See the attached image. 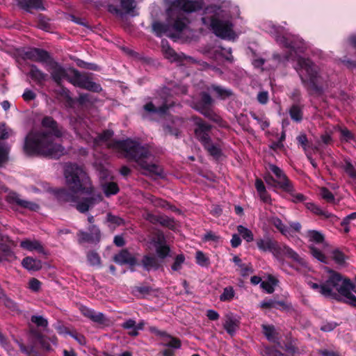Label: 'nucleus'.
Here are the masks:
<instances>
[{
  "label": "nucleus",
  "mask_w": 356,
  "mask_h": 356,
  "mask_svg": "<svg viewBox=\"0 0 356 356\" xmlns=\"http://www.w3.org/2000/svg\"><path fill=\"white\" fill-rule=\"evenodd\" d=\"M40 131L30 132L25 139L24 149L28 154H42L58 159L65 154V149L54 142V138L65 136L66 131L58 126L51 117H44L42 120Z\"/></svg>",
  "instance_id": "obj_1"
},
{
  "label": "nucleus",
  "mask_w": 356,
  "mask_h": 356,
  "mask_svg": "<svg viewBox=\"0 0 356 356\" xmlns=\"http://www.w3.org/2000/svg\"><path fill=\"white\" fill-rule=\"evenodd\" d=\"M165 2L167 24L154 22L152 29L159 36L165 34L169 38H177L190 22L187 15L201 9L202 6L198 1L192 0H165Z\"/></svg>",
  "instance_id": "obj_2"
},
{
  "label": "nucleus",
  "mask_w": 356,
  "mask_h": 356,
  "mask_svg": "<svg viewBox=\"0 0 356 356\" xmlns=\"http://www.w3.org/2000/svg\"><path fill=\"white\" fill-rule=\"evenodd\" d=\"M64 176L68 190L62 188L58 193L63 200L76 202L81 195L92 193L90 180L82 167L74 163H67Z\"/></svg>",
  "instance_id": "obj_3"
},
{
  "label": "nucleus",
  "mask_w": 356,
  "mask_h": 356,
  "mask_svg": "<svg viewBox=\"0 0 356 356\" xmlns=\"http://www.w3.org/2000/svg\"><path fill=\"white\" fill-rule=\"evenodd\" d=\"M108 145L114 149L124 152L126 157L134 160L143 170V174L145 175L151 177L163 176V170L161 166L147 161L151 156V154L147 147L142 146L138 142L131 139L117 140L109 143Z\"/></svg>",
  "instance_id": "obj_4"
},
{
  "label": "nucleus",
  "mask_w": 356,
  "mask_h": 356,
  "mask_svg": "<svg viewBox=\"0 0 356 356\" xmlns=\"http://www.w3.org/2000/svg\"><path fill=\"white\" fill-rule=\"evenodd\" d=\"M330 275L322 288V295L325 297L335 296L337 292L346 298V302L356 307V297L352 293L355 291V285L350 279L342 276L340 273L330 270Z\"/></svg>",
  "instance_id": "obj_5"
},
{
  "label": "nucleus",
  "mask_w": 356,
  "mask_h": 356,
  "mask_svg": "<svg viewBox=\"0 0 356 356\" xmlns=\"http://www.w3.org/2000/svg\"><path fill=\"white\" fill-rule=\"evenodd\" d=\"M297 70L304 85L314 92L321 93L325 80L320 69L309 59L299 58Z\"/></svg>",
  "instance_id": "obj_6"
},
{
  "label": "nucleus",
  "mask_w": 356,
  "mask_h": 356,
  "mask_svg": "<svg viewBox=\"0 0 356 356\" xmlns=\"http://www.w3.org/2000/svg\"><path fill=\"white\" fill-rule=\"evenodd\" d=\"M210 26L213 33L223 39H234L236 35L233 31V24L229 20H222L216 17L211 19Z\"/></svg>",
  "instance_id": "obj_7"
},
{
  "label": "nucleus",
  "mask_w": 356,
  "mask_h": 356,
  "mask_svg": "<svg viewBox=\"0 0 356 356\" xmlns=\"http://www.w3.org/2000/svg\"><path fill=\"white\" fill-rule=\"evenodd\" d=\"M168 93V89L164 88L161 91V98L163 99V102L161 103L158 98H155L154 102H149L144 105L143 109L144 111L148 113H158V114H164L167 112L170 107L172 106V103L168 100L165 97H163V95H166Z\"/></svg>",
  "instance_id": "obj_8"
},
{
  "label": "nucleus",
  "mask_w": 356,
  "mask_h": 356,
  "mask_svg": "<svg viewBox=\"0 0 356 356\" xmlns=\"http://www.w3.org/2000/svg\"><path fill=\"white\" fill-rule=\"evenodd\" d=\"M74 70V68L64 69L56 63H51L48 68V71L50 72L51 78L58 85H60L61 81L64 79H67L70 82Z\"/></svg>",
  "instance_id": "obj_9"
},
{
  "label": "nucleus",
  "mask_w": 356,
  "mask_h": 356,
  "mask_svg": "<svg viewBox=\"0 0 356 356\" xmlns=\"http://www.w3.org/2000/svg\"><path fill=\"white\" fill-rule=\"evenodd\" d=\"M275 33L277 34L275 38L277 42L283 46L292 49H299L297 40L295 36L285 32L283 27L273 26Z\"/></svg>",
  "instance_id": "obj_10"
},
{
  "label": "nucleus",
  "mask_w": 356,
  "mask_h": 356,
  "mask_svg": "<svg viewBox=\"0 0 356 356\" xmlns=\"http://www.w3.org/2000/svg\"><path fill=\"white\" fill-rule=\"evenodd\" d=\"M257 248L264 252H271L274 256L278 257L280 254V245L271 238L267 236L257 240Z\"/></svg>",
  "instance_id": "obj_11"
},
{
  "label": "nucleus",
  "mask_w": 356,
  "mask_h": 356,
  "mask_svg": "<svg viewBox=\"0 0 356 356\" xmlns=\"http://www.w3.org/2000/svg\"><path fill=\"white\" fill-rule=\"evenodd\" d=\"M6 200L10 204H16L17 206L30 211H38L40 208L38 204L22 199L19 195L15 192L9 193Z\"/></svg>",
  "instance_id": "obj_12"
},
{
  "label": "nucleus",
  "mask_w": 356,
  "mask_h": 356,
  "mask_svg": "<svg viewBox=\"0 0 356 356\" xmlns=\"http://www.w3.org/2000/svg\"><path fill=\"white\" fill-rule=\"evenodd\" d=\"M195 124L197 127L195 129V134L197 138L203 144L207 143L210 141L209 132L210 131V126L205 124L202 120L196 118Z\"/></svg>",
  "instance_id": "obj_13"
},
{
  "label": "nucleus",
  "mask_w": 356,
  "mask_h": 356,
  "mask_svg": "<svg viewBox=\"0 0 356 356\" xmlns=\"http://www.w3.org/2000/svg\"><path fill=\"white\" fill-rule=\"evenodd\" d=\"M162 52L167 59L171 62H183L184 60H191L190 57L186 56L184 54H177L168 44L167 41L162 40L161 42Z\"/></svg>",
  "instance_id": "obj_14"
},
{
  "label": "nucleus",
  "mask_w": 356,
  "mask_h": 356,
  "mask_svg": "<svg viewBox=\"0 0 356 356\" xmlns=\"http://www.w3.org/2000/svg\"><path fill=\"white\" fill-rule=\"evenodd\" d=\"M152 332L162 337L163 345L175 349L181 347V341L175 338L165 331H160L156 327H152L150 328Z\"/></svg>",
  "instance_id": "obj_15"
},
{
  "label": "nucleus",
  "mask_w": 356,
  "mask_h": 356,
  "mask_svg": "<svg viewBox=\"0 0 356 356\" xmlns=\"http://www.w3.org/2000/svg\"><path fill=\"white\" fill-rule=\"evenodd\" d=\"M89 230L94 231V236H91L89 233L80 231L78 233L79 237V243L84 242H99L100 240V232L95 225H91L89 227Z\"/></svg>",
  "instance_id": "obj_16"
},
{
  "label": "nucleus",
  "mask_w": 356,
  "mask_h": 356,
  "mask_svg": "<svg viewBox=\"0 0 356 356\" xmlns=\"http://www.w3.org/2000/svg\"><path fill=\"white\" fill-rule=\"evenodd\" d=\"M282 255H285L287 257L291 259L293 261L300 264V266H305L306 262L303 258L300 257L297 252H296L293 250L286 245L280 246V254L277 258L282 257Z\"/></svg>",
  "instance_id": "obj_17"
},
{
  "label": "nucleus",
  "mask_w": 356,
  "mask_h": 356,
  "mask_svg": "<svg viewBox=\"0 0 356 356\" xmlns=\"http://www.w3.org/2000/svg\"><path fill=\"white\" fill-rule=\"evenodd\" d=\"M81 314L97 323H104L106 321L104 315L101 312H95L94 310L85 306L80 307Z\"/></svg>",
  "instance_id": "obj_18"
},
{
  "label": "nucleus",
  "mask_w": 356,
  "mask_h": 356,
  "mask_svg": "<svg viewBox=\"0 0 356 356\" xmlns=\"http://www.w3.org/2000/svg\"><path fill=\"white\" fill-rule=\"evenodd\" d=\"M25 55L27 58L40 63L46 62L49 58L48 53L40 49H32L26 51Z\"/></svg>",
  "instance_id": "obj_19"
},
{
  "label": "nucleus",
  "mask_w": 356,
  "mask_h": 356,
  "mask_svg": "<svg viewBox=\"0 0 356 356\" xmlns=\"http://www.w3.org/2000/svg\"><path fill=\"white\" fill-rule=\"evenodd\" d=\"M239 322L232 314H228L225 317L223 327L230 335H233L238 328Z\"/></svg>",
  "instance_id": "obj_20"
},
{
  "label": "nucleus",
  "mask_w": 356,
  "mask_h": 356,
  "mask_svg": "<svg viewBox=\"0 0 356 356\" xmlns=\"http://www.w3.org/2000/svg\"><path fill=\"white\" fill-rule=\"evenodd\" d=\"M114 261L120 264H129L133 266L136 264V259L127 250H122L114 257Z\"/></svg>",
  "instance_id": "obj_21"
},
{
  "label": "nucleus",
  "mask_w": 356,
  "mask_h": 356,
  "mask_svg": "<svg viewBox=\"0 0 356 356\" xmlns=\"http://www.w3.org/2000/svg\"><path fill=\"white\" fill-rule=\"evenodd\" d=\"M102 197L99 195H93L86 198L83 202H78L76 209L81 213L87 211L90 207H92L96 202H100Z\"/></svg>",
  "instance_id": "obj_22"
},
{
  "label": "nucleus",
  "mask_w": 356,
  "mask_h": 356,
  "mask_svg": "<svg viewBox=\"0 0 356 356\" xmlns=\"http://www.w3.org/2000/svg\"><path fill=\"white\" fill-rule=\"evenodd\" d=\"M29 74L31 78L39 85H42L48 78L47 74L42 72L34 65H31Z\"/></svg>",
  "instance_id": "obj_23"
},
{
  "label": "nucleus",
  "mask_w": 356,
  "mask_h": 356,
  "mask_svg": "<svg viewBox=\"0 0 356 356\" xmlns=\"http://www.w3.org/2000/svg\"><path fill=\"white\" fill-rule=\"evenodd\" d=\"M18 1L19 5L27 11L31 9L44 10L42 0H18Z\"/></svg>",
  "instance_id": "obj_24"
},
{
  "label": "nucleus",
  "mask_w": 356,
  "mask_h": 356,
  "mask_svg": "<svg viewBox=\"0 0 356 356\" xmlns=\"http://www.w3.org/2000/svg\"><path fill=\"white\" fill-rule=\"evenodd\" d=\"M275 181L277 185V188L283 190L285 192H291L292 191V183L287 178L286 175L282 174L279 177H276Z\"/></svg>",
  "instance_id": "obj_25"
},
{
  "label": "nucleus",
  "mask_w": 356,
  "mask_h": 356,
  "mask_svg": "<svg viewBox=\"0 0 356 356\" xmlns=\"http://www.w3.org/2000/svg\"><path fill=\"white\" fill-rule=\"evenodd\" d=\"M22 264L29 270H38L42 268V262L40 260L30 257H25L22 260Z\"/></svg>",
  "instance_id": "obj_26"
},
{
  "label": "nucleus",
  "mask_w": 356,
  "mask_h": 356,
  "mask_svg": "<svg viewBox=\"0 0 356 356\" xmlns=\"http://www.w3.org/2000/svg\"><path fill=\"white\" fill-rule=\"evenodd\" d=\"M20 246L29 251L37 250L39 252H43L44 248L38 241L24 240L20 243Z\"/></svg>",
  "instance_id": "obj_27"
},
{
  "label": "nucleus",
  "mask_w": 356,
  "mask_h": 356,
  "mask_svg": "<svg viewBox=\"0 0 356 356\" xmlns=\"http://www.w3.org/2000/svg\"><path fill=\"white\" fill-rule=\"evenodd\" d=\"M89 79V78L85 75L81 74L78 70H74L73 75L72 76L70 83L75 86L83 88V85Z\"/></svg>",
  "instance_id": "obj_28"
},
{
  "label": "nucleus",
  "mask_w": 356,
  "mask_h": 356,
  "mask_svg": "<svg viewBox=\"0 0 356 356\" xmlns=\"http://www.w3.org/2000/svg\"><path fill=\"white\" fill-rule=\"evenodd\" d=\"M306 207L307 209L310 210L314 213L321 216L325 218H335V216L332 215L331 213H329L326 211H323L319 207H318L317 205L314 204L312 202H307L306 204Z\"/></svg>",
  "instance_id": "obj_29"
},
{
  "label": "nucleus",
  "mask_w": 356,
  "mask_h": 356,
  "mask_svg": "<svg viewBox=\"0 0 356 356\" xmlns=\"http://www.w3.org/2000/svg\"><path fill=\"white\" fill-rule=\"evenodd\" d=\"M142 264L147 270L157 269L160 266L157 259L150 256H145L142 260Z\"/></svg>",
  "instance_id": "obj_30"
},
{
  "label": "nucleus",
  "mask_w": 356,
  "mask_h": 356,
  "mask_svg": "<svg viewBox=\"0 0 356 356\" xmlns=\"http://www.w3.org/2000/svg\"><path fill=\"white\" fill-rule=\"evenodd\" d=\"M120 6L126 14H130L132 16L138 15L134 11V9L136 8V3L134 0H121Z\"/></svg>",
  "instance_id": "obj_31"
},
{
  "label": "nucleus",
  "mask_w": 356,
  "mask_h": 356,
  "mask_svg": "<svg viewBox=\"0 0 356 356\" xmlns=\"http://www.w3.org/2000/svg\"><path fill=\"white\" fill-rule=\"evenodd\" d=\"M211 90L216 93V96L222 99H225L233 95L232 90L226 89L219 86L213 85L210 88Z\"/></svg>",
  "instance_id": "obj_32"
},
{
  "label": "nucleus",
  "mask_w": 356,
  "mask_h": 356,
  "mask_svg": "<svg viewBox=\"0 0 356 356\" xmlns=\"http://www.w3.org/2000/svg\"><path fill=\"white\" fill-rule=\"evenodd\" d=\"M10 149V146L8 144L0 142V166L8 161Z\"/></svg>",
  "instance_id": "obj_33"
},
{
  "label": "nucleus",
  "mask_w": 356,
  "mask_h": 356,
  "mask_svg": "<svg viewBox=\"0 0 356 356\" xmlns=\"http://www.w3.org/2000/svg\"><path fill=\"white\" fill-rule=\"evenodd\" d=\"M332 258L337 264L341 266L346 265V260L348 259V257L337 249L332 252Z\"/></svg>",
  "instance_id": "obj_34"
},
{
  "label": "nucleus",
  "mask_w": 356,
  "mask_h": 356,
  "mask_svg": "<svg viewBox=\"0 0 356 356\" xmlns=\"http://www.w3.org/2000/svg\"><path fill=\"white\" fill-rule=\"evenodd\" d=\"M271 222L283 235H290V228L284 225L280 218L277 217L273 218Z\"/></svg>",
  "instance_id": "obj_35"
},
{
  "label": "nucleus",
  "mask_w": 356,
  "mask_h": 356,
  "mask_svg": "<svg viewBox=\"0 0 356 356\" xmlns=\"http://www.w3.org/2000/svg\"><path fill=\"white\" fill-rule=\"evenodd\" d=\"M102 188L106 196L115 195L119 191L118 185L114 182L102 184Z\"/></svg>",
  "instance_id": "obj_36"
},
{
  "label": "nucleus",
  "mask_w": 356,
  "mask_h": 356,
  "mask_svg": "<svg viewBox=\"0 0 356 356\" xmlns=\"http://www.w3.org/2000/svg\"><path fill=\"white\" fill-rule=\"evenodd\" d=\"M277 284V280L273 277L270 276L266 282L261 283V288L268 293H272L274 291V286Z\"/></svg>",
  "instance_id": "obj_37"
},
{
  "label": "nucleus",
  "mask_w": 356,
  "mask_h": 356,
  "mask_svg": "<svg viewBox=\"0 0 356 356\" xmlns=\"http://www.w3.org/2000/svg\"><path fill=\"white\" fill-rule=\"evenodd\" d=\"M235 295L234 290L232 286L225 287L223 289V292L220 296V300L222 302H229L231 301Z\"/></svg>",
  "instance_id": "obj_38"
},
{
  "label": "nucleus",
  "mask_w": 356,
  "mask_h": 356,
  "mask_svg": "<svg viewBox=\"0 0 356 356\" xmlns=\"http://www.w3.org/2000/svg\"><path fill=\"white\" fill-rule=\"evenodd\" d=\"M204 146L211 156H214L215 158H218L220 156L221 150L217 145H215L209 141V143H205Z\"/></svg>",
  "instance_id": "obj_39"
},
{
  "label": "nucleus",
  "mask_w": 356,
  "mask_h": 356,
  "mask_svg": "<svg viewBox=\"0 0 356 356\" xmlns=\"http://www.w3.org/2000/svg\"><path fill=\"white\" fill-rule=\"evenodd\" d=\"M237 230L238 233L241 235L243 239H245L247 242L252 241L254 239V236L251 230L249 229L242 226L238 225L237 227Z\"/></svg>",
  "instance_id": "obj_40"
},
{
  "label": "nucleus",
  "mask_w": 356,
  "mask_h": 356,
  "mask_svg": "<svg viewBox=\"0 0 356 356\" xmlns=\"http://www.w3.org/2000/svg\"><path fill=\"white\" fill-rule=\"evenodd\" d=\"M307 236L309 238L310 241H314L316 243H323L324 241L323 235L321 232L315 230L308 231Z\"/></svg>",
  "instance_id": "obj_41"
},
{
  "label": "nucleus",
  "mask_w": 356,
  "mask_h": 356,
  "mask_svg": "<svg viewBox=\"0 0 356 356\" xmlns=\"http://www.w3.org/2000/svg\"><path fill=\"white\" fill-rule=\"evenodd\" d=\"M290 116L292 120L300 122L302 118V113L300 108L297 105H293L289 111Z\"/></svg>",
  "instance_id": "obj_42"
},
{
  "label": "nucleus",
  "mask_w": 356,
  "mask_h": 356,
  "mask_svg": "<svg viewBox=\"0 0 356 356\" xmlns=\"http://www.w3.org/2000/svg\"><path fill=\"white\" fill-rule=\"evenodd\" d=\"M113 135V131L109 130L104 131L102 134L98 135L94 138V143L95 145H98L100 142H108Z\"/></svg>",
  "instance_id": "obj_43"
},
{
  "label": "nucleus",
  "mask_w": 356,
  "mask_h": 356,
  "mask_svg": "<svg viewBox=\"0 0 356 356\" xmlns=\"http://www.w3.org/2000/svg\"><path fill=\"white\" fill-rule=\"evenodd\" d=\"M197 263L201 266H208L210 264L209 259L201 251H197L195 254Z\"/></svg>",
  "instance_id": "obj_44"
},
{
  "label": "nucleus",
  "mask_w": 356,
  "mask_h": 356,
  "mask_svg": "<svg viewBox=\"0 0 356 356\" xmlns=\"http://www.w3.org/2000/svg\"><path fill=\"white\" fill-rule=\"evenodd\" d=\"M263 332L266 338L270 341L275 339V330L273 325H262Z\"/></svg>",
  "instance_id": "obj_45"
},
{
  "label": "nucleus",
  "mask_w": 356,
  "mask_h": 356,
  "mask_svg": "<svg viewBox=\"0 0 356 356\" xmlns=\"http://www.w3.org/2000/svg\"><path fill=\"white\" fill-rule=\"evenodd\" d=\"M252 118L260 125L261 129L264 130L269 127V122L265 117L259 118L254 113H250Z\"/></svg>",
  "instance_id": "obj_46"
},
{
  "label": "nucleus",
  "mask_w": 356,
  "mask_h": 356,
  "mask_svg": "<svg viewBox=\"0 0 356 356\" xmlns=\"http://www.w3.org/2000/svg\"><path fill=\"white\" fill-rule=\"evenodd\" d=\"M83 88L96 92L102 90L100 85L92 81L90 79L83 85Z\"/></svg>",
  "instance_id": "obj_47"
},
{
  "label": "nucleus",
  "mask_w": 356,
  "mask_h": 356,
  "mask_svg": "<svg viewBox=\"0 0 356 356\" xmlns=\"http://www.w3.org/2000/svg\"><path fill=\"white\" fill-rule=\"evenodd\" d=\"M311 253L314 257L317 259L318 261L326 263V257L317 248L314 246L310 247Z\"/></svg>",
  "instance_id": "obj_48"
},
{
  "label": "nucleus",
  "mask_w": 356,
  "mask_h": 356,
  "mask_svg": "<svg viewBox=\"0 0 356 356\" xmlns=\"http://www.w3.org/2000/svg\"><path fill=\"white\" fill-rule=\"evenodd\" d=\"M282 302H277L273 300H264L260 304L261 308H277V305H283Z\"/></svg>",
  "instance_id": "obj_49"
},
{
  "label": "nucleus",
  "mask_w": 356,
  "mask_h": 356,
  "mask_svg": "<svg viewBox=\"0 0 356 356\" xmlns=\"http://www.w3.org/2000/svg\"><path fill=\"white\" fill-rule=\"evenodd\" d=\"M146 198L148 201H149V202L152 203L156 207H165L166 203L165 201H163V200L156 198L150 194L147 195Z\"/></svg>",
  "instance_id": "obj_50"
},
{
  "label": "nucleus",
  "mask_w": 356,
  "mask_h": 356,
  "mask_svg": "<svg viewBox=\"0 0 356 356\" xmlns=\"http://www.w3.org/2000/svg\"><path fill=\"white\" fill-rule=\"evenodd\" d=\"M320 195L323 199L328 202H332L334 200L333 194L327 188H322L320 191Z\"/></svg>",
  "instance_id": "obj_51"
},
{
  "label": "nucleus",
  "mask_w": 356,
  "mask_h": 356,
  "mask_svg": "<svg viewBox=\"0 0 356 356\" xmlns=\"http://www.w3.org/2000/svg\"><path fill=\"white\" fill-rule=\"evenodd\" d=\"M344 170L351 178L356 179V170L350 162L346 161Z\"/></svg>",
  "instance_id": "obj_52"
},
{
  "label": "nucleus",
  "mask_w": 356,
  "mask_h": 356,
  "mask_svg": "<svg viewBox=\"0 0 356 356\" xmlns=\"http://www.w3.org/2000/svg\"><path fill=\"white\" fill-rule=\"evenodd\" d=\"M31 321L40 327H47L48 325L47 319L41 316H33L31 317Z\"/></svg>",
  "instance_id": "obj_53"
},
{
  "label": "nucleus",
  "mask_w": 356,
  "mask_h": 356,
  "mask_svg": "<svg viewBox=\"0 0 356 356\" xmlns=\"http://www.w3.org/2000/svg\"><path fill=\"white\" fill-rule=\"evenodd\" d=\"M341 138V140H345L346 142H350L354 139L353 134L347 129H340Z\"/></svg>",
  "instance_id": "obj_54"
},
{
  "label": "nucleus",
  "mask_w": 356,
  "mask_h": 356,
  "mask_svg": "<svg viewBox=\"0 0 356 356\" xmlns=\"http://www.w3.org/2000/svg\"><path fill=\"white\" fill-rule=\"evenodd\" d=\"M287 193L291 196V200L294 202H300L305 200L304 195L301 193H296L293 186L292 191Z\"/></svg>",
  "instance_id": "obj_55"
},
{
  "label": "nucleus",
  "mask_w": 356,
  "mask_h": 356,
  "mask_svg": "<svg viewBox=\"0 0 356 356\" xmlns=\"http://www.w3.org/2000/svg\"><path fill=\"white\" fill-rule=\"evenodd\" d=\"M88 260L92 266L98 265L100 264V258L97 253L90 252L88 254Z\"/></svg>",
  "instance_id": "obj_56"
},
{
  "label": "nucleus",
  "mask_w": 356,
  "mask_h": 356,
  "mask_svg": "<svg viewBox=\"0 0 356 356\" xmlns=\"http://www.w3.org/2000/svg\"><path fill=\"white\" fill-rule=\"evenodd\" d=\"M40 286L41 282L36 278H32L29 280V287L31 291L37 292L40 290Z\"/></svg>",
  "instance_id": "obj_57"
},
{
  "label": "nucleus",
  "mask_w": 356,
  "mask_h": 356,
  "mask_svg": "<svg viewBox=\"0 0 356 356\" xmlns=\"http://www.w3.org/2000/svg\"><path fill=\"white\" fill-rule=\"evenodd\" d=\"M159 223L170 228H172L175 224L172 219L163 216H160Z\"/></svg>",
  "instance_id": "obj_58"
},
{
  "label": "nucleus",
  "mask_w": 356,
  "mask_h": 356,
  "mask_svg": "<svg viewBox=\"0 0 356 356\" xmlns=\"http://www.w3.org/2000/svg\"><path fill=\"white\" fill-rule=\"evenodd\" d=\"M184 261V257L182 254H179L177 256L174 264L172 266V269L173 270H178L181 268V264Z\"/></svg>",
  "instance_id": "obj_59"
},
{
  "label": "nucleus",
  "mask_w": 356,
  "mask_h": 356,
  "mask_svg": "<svg viewBox=\"0 0 356 356\" xmlns=\"http://www.w3.org/2000/svg\"><path fill=\"white\" fill-rule=\"evenodd\" d=\"M156 253L161 258L165 257L169 253V248L165 245H159L156 248Z\"/></svg>",
  "instance_id": "obj_60"
},
{
  "label": "nucleus",
  "mask_w": 356,
  "mask_h": 356,
  "mask_svg": "<svg viewBox=\"0 0 356 356\" xmlns=\"http://www.w3.org/2000/svg\"><path fill=\"white\" fill-rule=\"evenodd\" d=\"M201 102L204 106H210L213 103L211 97L207 92L201 94Z\"/></svg>",
  "instance_id": "obj_61"
},
{
  "label": "nucleus",
  "mask_w": 356,
  "mask_h": 356,
  "mask_svg": "<svg viewBox=\"0 0 356 356\" xmlns=\"http://www.w3.org/2000/svg\"><path fill=\"white\" fill-rule=\"evenodd\" d=\"M257 100L261 104H266L268 101V93L266 91H261L257 95Z\"/></svg>",
  "instance_id": "obj_62"
},
{
  "label": "nucleus",
  "mask_w": 356,
  "mask_h": 356,
  "mask_svg": "<svg viewBox=\"0 0 356 356\" xmlns=\"http://www.w3.org/2000/svg\"><path fill=\"white\" fill-rule=\"evenodd\" d=\"M161 216H155L150 213H147L144 218L152 224H157L159 222V218Z\"/></svg>",
  "instance_id": "obj_63"
},
{
  "label": "nucleus",
  "mask_w": 356,
  "mask_h": 356,
  "mask_svg": "<svg viewBox=\"0 0 356 356\" xmlns=\"http://www.w3.org/2000/svg\"><path fill=\"white\" fill-rule=\"evenodd\" d=\"M122 327L126 330H135L136 329V321L133 319H129L122 324Z\"/></svg>",
  "instance_id": "obj_64"
}]
</instances>
